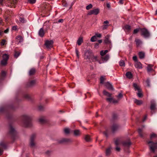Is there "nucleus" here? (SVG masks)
Masks as SVG:
<instances>
[{"label":"nucleus","instance_id":"obj_1","mask_svg":"<svg viewBox=\"0 0 157 157\" xmlns=\"http://www.w3.org/2000/svg\"><path fill=\"white\" fill-rule=\"evenodd\" d=\"M23 122L25 127H28L30 124L31 118L28 115L25 114L22 117Z\"/></svg>","mask_w":157,"mask_h":157},{"label":"nucleus","instance_id":"obj_2","mask_svg":"<svg viewBox=\"0 0 157 157\" xmlns=\"http://www.w3.org/2000/svg\"><path fill=\"white\" fill-rule=\"evenodd\" d=\"M147 143L150 150L152 152H154L155 150L157 148V143H154L152 141H147Z\"/></svg>","mask_w":157,"mask_h":157},{"label":"nucleus","instance_id":"obj_3","mask_svg":"<svg viewBox=\"0 0 157 157\" xmlns=\"http://www.w3.org/2000/svg\"><path fill=\"white\" fill-rule=\"evenodd\" d=\"M141 35L145 38H148L150 36V34L148 30L145 28L142 29L140 30Z\"/></svg>","mask_w":157,"mask_h":157},{"label":"nucleus","instance_id":"obj_4","mask_svg":"<svg viewBox=\"0 0 157 157\" xmlns=\"http://www.w3.org/2000/svg\"><path fill=\"white\" fill-rule=\"evenodd\" d=\"M92 56V52L90 51H86L84 54V58L85 59L88 60L90 61H91L90 59Z\"/></svg>","mask_w":157,"mask_h":157},{"label":"nucleus","instance_id":"obj_5","mask_svg":"<svg viewBox=\"0 0 157 157\" xmlns=\"http://www.w3.org/2000/svg\"><path fill=\"white\" fill-rule=\"evenodd\" d=\"M36 137V135L35 134H33L31 136L30 145L31 147H34L35 146V140Z\"/></svg>","mask_w":157,"mask_h":157},{"label":"nucleus","instance_id":"obj_6","mask_svg":"<svg viewBox=\"0 0 157 157\" xmlns=\"http://www.w3.org/2000/svg\"><path fill=\"white\" fill-rule=\"evenodd\" d=\"M99 10L98 8L93 9L90 10L88 13V15H91L93 14L97 15L99 13Z\"/></svg>","mask_w":157,"mask_h":157},{"label":"nucleus","instance_id":"obj_7","mask_svg":"<svg viewBox=\"0 0 157 157\" xmlns=\"http://www.w3.org/2000/svg\"><path fill=\"white\" fill-rule=\"evenodd\" d=\"M53 42L52 40H47L45 43V45L47 48H50L53 47Z\"/></svg>","mask_w":157,"mask_h":157},{"label":"nucleus","instance_id":"obj_8","mask_svg":"<svg viewBox=\"0 0 157 157\" xmlns=\"http://www.w3.org/2000/svg\"><path fill=\"white\" fill-rule=\"evenodd\" d=\"M72 142V140L70 138H62L58 141V143H71Z\"/></svg>","mask_w":157,"mask_h":157},{"label":"nucleus","instance_id":"obj_9","mask_svg":"<svg viewBox=\"0 0 157 157\" xmlns=\"http://www.w3.org/2000/svg\"><path fill=\"white\" fill-rule=\"evenodd\" d=\"M9 133L11 134H15L16 133L15 129L11 124L9 125Z\"/></svg>","mask_w":157,"mask_h":157},{"label":"nucleus","instance_id":"obj_10","mask_svg":"<svg viewBox=\"0 0 157 157\" xmlns=\"http://www.w3.org/2000/svg\"><path fill=\"white\" fill-rule=\"evenodd\" d=\"M50 25L49 21H46L45 22L43 25V27L46 30L49 29L50 28Z\"/></svg>","mask_w":157,"mask_h":157},{"label":"nucleus","instance_id":"obj_11","mask_svg":"<svg viewBox=\"0 0 157 157\" xmlns=\"http://www.w3.org/2000/svg\"><path fill=\"white\" fill-rule=\"evenodd\" d=\"M90 60L91 61V62L92 61L95 62L96 61H98L100 64H101L102 63V62H100V61L98 59V57L97 56H92L90 59Z\"/></svg>","mask_w":157,"mask_h":157},{"label":"nucleus","instance_id":"obj_12","mask_svg":"<svg viewBox=\"0 0 157 157\" xmlns=\"http://www.w3.org/2000/svg\"><path fill=\"white\" fill-rule=\"evenodd\" d=\"M156 104L154 100H152L151 101V105L150 107L151 109V111L154 110L156 109Z\"/></svg>","mask_w":157,"mask_h":157},{"label":"nucleus","instance_id":"obj_13","mask_svg":"<svg viewBox=\"0 0 157 157\" xmlns=\"http://www.w3.org/2000/svg\"><path fill=\"white\" fill-rule=\"evenodd\" d=\"M10 4L8 5L9 6L11 7H14L15 5L17 2V0H10Z\"/></svg>","mask_w":157,"mask_h":157},{"label":"nucleus","instance_id":"obj_14","mask_svg":"<svg viewBox=\"0 0 157 157\" xmlns=\"http://www.w3.org/2000/svg\"><path fill=\"white\" fill-rule=\"evenodd\" d=\"M123 145L126 147H129L131 144L130 140H128L127 141H125L123 142Z\"/></svg>","mask_w":157,"mask_h":157},{"label":"nucleus","instance_id":"obj_15","mask_svg":"<svg viewBox=\"0 0 157 157\" xmlns=\"http://www.w3.org/2000/svg\"><path fill=\"white\" fill-rule=\"evenodd\" d=\"M110 103H117L118 100L114 99L112 98H108L106 99Z\"/></svg>","mask_w":157,"mask_h":157},{"label":"nucleus","instance_id":"obj_16","mask_svg":"<svg viewBox=\"0 0 157 157\" xmlns=\"http://www.w3.org/2000/svg\"><path fill=\"white\" fill-rule=\"evenodd\" d=\"M105 86L109 90H113L112 85L109 82H107L105 84Z\"/></svg>","mask_w":157,"mask_h":157},{"label":"nucleus","instance_id":"obj_17","mask_svg":"<svg viewBox=\"0 0 157 157\" xmlns=\"http://www.w3.org/2000/svg\"><path fill=\"white\" fill-rule=\"evenodd\" d=\"M109 56L108 55H106L105 56H102L101 58L103 61L102 63L106 62L109 59Z\"/></svg>","mask_w":157,"mask_h":157},{"label":"nucleus","instance_id":"obj_18","mask_svg":"<svg viewBox=\"0 0 157 157\" xmlns=\"http://www.w3.org/2000/svg\"><path fill=\"white\" fill-rule=\"evenodd\" d=\"M119 128V125L117 124H113L112 126V129L113 131L114 132L117 130H118Z\"/></svg>","mask_w":157,"mask_h":157},{"label":"nucleus","instance_id":"obj_19","mask_svg":"<svg viewBox=\"0 0 157 157\" xmlns=\"http://www.w3.org/2000/svg\"><path fill=\"white\" fill-rule=\"evenodd\" d=\"M133 86L135 91L137 90L139 92L141 90L140 87L136 83L133 84Z\"/></svg>","mask_w":157,"mask_h":157},{"label":"nucleus","instance_id":"obj_20","mask_svg":"<svg viewBox=\"0 0 157 157\" xmlns=\"http://www.w3.org/2000/svg\"><path fill=\"white\" fill-rule=\"evenodd\" d=\"M112 147H109L107 148L105 151V155L106 156H109L110 155L111 152Z\"/></svg>","mask_w":157,"mask_h":157},{"label":"nucleus","instance_id":"obj_21","mask_svg":"<svg viewBox=\"0 0 157 157\" xmlns=\"http://www.w3.org/2000/svg\"><path fill=\"white\" fill-rule=\"evenodd\" d=\"M135 41L137 47L140 46L142 44V41L139 39H136Z\"/></svg>","mask_w":157,"mask_h":157},{"label":"nucleus","instance_id":"obj_22","mask_svg":"<svg viewBox=\"0 0 157 157\" xmlns=\"http://www.w3.org/2000/svg\"><path fill=\"white\" fill-rule=\"evenodd\" d=\"M83 41L82 37L80 36L78 38L77 41V44L78 45H80Z\"/></svg>","mask_w":157,"mask_h":157},{"label":"nucleus","instance_id":"obj_23","mask_svg":"<svg viewBox=\"0 0 157 157\" xmlns=\"http://www.w3.org/2000/svg\"><path fill=\"white\" fill-rule=\"evenodd\" d=\"M135 66L136 68L139 69H140L142 68V65L141 63L138 61L136 62L135 64Z\"/></svg>","mask_w":157,"mask_h":157},{"label":"nucleus","instance_id":"obj_24","mask_svg":"<svg viewBox=\"0 0 157 157\" xmlns=\"http://www.w3.org/2000/svg\"><path fill=\"white\" fill-rule=\"evenodd\" d=\"M16 39H17V41L18 43H21L23 41V38L20 36H17L16 37Z\"/></svg>","mask_w":157,"mask_h":157},{"label":"nucleus","instance_id":"obj_25","mask_svg":"<svg viewBox=\"0 0 157 157\" xmlns=\"http://www.w3.org/2000/svg\"><path fill=\"white\" fill-rule=\"evenodd\" d=\"M39 35L41 37H43L44 34V31L42 28L40 29L39 32Z\"/></svg>","mask_w":157,"mask_h":157},{"label":"nucleus","instance_id":"obj_26","mask_svg":"<svg viewBox=\"0 0 157 157\" xmlns=\"http://www.w3.org/2000/svg\"><path fill=\"white\" fill-rule=\"evenodd\" d=\"M6 75V72L4 71H2L0 76V80L3 79Z\"/></svg>","mask_w":157,"mask_h":157},{"label":"nucleus","instance_id":"obj_27","mask_svg":"<svg viewBox=\"0 0 157 157\" xmlns=\"http://www.w3.org/2000/svg\"><path fill=\"white\" fill-rule=\"evenodd\" d=\"M124 29V31L126 32H128L131 29V26L128 25H126L125 26Z\"/></svg>","mask_w":157,"mask_h":157},{"label":"nucleus","instance_id":"obj_28","mask_svg":"<svg viewBox=\"0 0 157 157\" xmlns=\"http://www.w3.org/2000/svg\"><path fill=\"white\" fill-rule=\"evenodd\" d=\"M139 55L140 59H143L144 57L145 54L144 52H141L139 53Z\"/></svg>","mask_w":157,"mask_h":157},{"label":"nucleus","instance_id":"obj_29","mask_svg":"<svg viewBox=\"0 0 157 157\" xmlns=\"http://www.w3.org/2000/svg\"><path fill=\"white\" fill-rule=\"evenodd\" d=\"M152 67L153 65H152L149 64L148 65L147 67V70L148 72H150L153 70V69L152 68Z\"/></svg>","mask_w":157,"mask_h":157},{"label":"nucleus","instance_id":"obj_30","mask_svg":"<svg viewBox=\"0 0 157 157\" xmlns=\"http://www.w3.org/2000/svg\"><path fill=\"white\" fill-rule=\"evenodd\" d=\"M108 52V51L107 50L105 51L102 50L100 52V54L101 56H104Z\"/></svg>","mask_w":157,"mask_h":157},{"label":"nucleus","instance_id":"obj_31","mask_svg":"<svg viewBox=\"0 0 157 157\" xmlns=\"http://www.w3.org/2000/svg\"><path fill=\"white\" fill-rule=\"evenodd\" d=\"M134 103L138 105H140L142 103V102L141 101L137 100L136 99H134Z\"/></svg>","mask_w":157,"mask_h":157},{"label":"nucleus","instance_id":"obj_32","mask_svg":"<svg viewBox=\"0 0 157 157\" xmlns=\"http://www.w3.org/2000/svg\"><path fill=\"white\" fill-rule=\"evenodd\" d=\"M85 139L86 141L90 142L91 140V138L90 136L88 135H86L85 137Z\"/></svg>","mask_w":157,"mask_h":157},{"label":"nucleus","instance_id":"obj_33","mask_svg":"<svg viewBox=\"0 0 157 157\" xmlns=\"http://www.w3.org/2000/svg\"><path fill=\"white\" fill-rule=\"evenodd\" d=\"M74 133L75 136H78L80 135V131L78 130H74Z\"/></svg>","mask_w":157,"mask_h":157},{"label":"nucleus","instance_id":"obj_34","mask_svg":"<svg viewBox=\"0 0 157 157\" xmlns=\"http://www.w3.org/2000/svg\"><path fill=\"white\" fill-rule=\"evenodd\" d=\"M35 72V70L34 68L31 69L29 72V75H31L33 74Z\"/></svg>","mask_w":157,"mask_h":157},{"label":"nucleus","instance_id":"obj_35","mask_svg":"<svg viewBox=\"0 0 157 157\" xmlns=\"http://www.w3.org/2000/svg\"><path fill=\"white\" fill-rule=\"evenodd\" d=\"M21 53V52L20 51H15L14 55V57L16 58H17L20 54Z\"/></svg>","mask_w":157,"mask_h":157},{"label":"nucleus","instance_id":"obj_36","mask_svg":"<svg viewBox=\"0 0 157 157\" xmlns=\"http://www.w3.org/2000/svg\"><path fill=\"white\" fill-rule=\"evenodd\" d=\"M142 128H140L138 129V132L139 134V135L141 137H143V135L142 133Z\"/></svg>","mask_w":157,"mask_h":157},{"label":"nucleus","instance_id":"obj_37","mask_svg":"<svg viewBox=\"0 0 157 157\" xmlns=\"http://www.w3.org/2000/svg\"><path fill=\"white\" fill-rule=\"evenodd\" d=\"M150 138L151 140H152L154 138L156 139L157 138V136L155 134L153 133L151 134Z\"/></svg>","mask_w":157,"mask_h":157},{"label":"nucleus","instance_id":"obj_38","mask_svg":"<svg viewBox=\"0 0 157 157\" xmlns=\"http://www.w3.org/2000/svg\"><path fill=\"white\" fill-rule=\"evenodd\" d=\"M64 131L65 134H67L69 133L70 130L69 128H65L64 129Z\"/></svg>","mask_w":157,"mask_h":157},{"label":"nucleus","instance_id":"obj_39","mask_svg":"<svg viewBox=\"0 0 157 157\" xmlns=\"http://www.w3.org/2000/svg\"><path fill=\"white\" fill-rule=\"evenodd\" d=\"M127 77L129 78H132V75L131 73L130 72H128L126 73V74Z\"/></svg>","mask_w":157,"mask_h":157},{"label":"nucleus","instance_id":"obj_40","mask_svg":"<svg viewBox=\"0 0 157 157\" xmlns=\"http://www.w3.org/2000/svg\"><path fill=\"white\" fill-rule=\"evenodd\" d=\"M3 59H4L7 61L8 60L9 56H8L6 54H4L2 56Z\"/></svg>","mask_w":157,"mask_h":157},{"label":"nucleus","instance_id":"obj_41","mask_svg":"<svg viewBox=\"0 0 157 157\" xmlns=\"http://www.w3.org/2000/svg\"><path fill=\"white\" fill-rule=\"evenodd\" d=\"M0 146L3 148H6V144L3 141L0 142Z\"/></svg>","mask_w":157,"mask_h":157},{"label":"nucleus","instance_id":"obj_42","mask_svg":"<svg viewBox=\"0 0 157 157\" xmlns=\"http://www.w3.org/2000/svg\"><path fill=\"white\" fill-rule=\"evenodd\" d=\"M103 93L104 95L108 97H110L111 96V94H110L109 93L107 92V91H106L105 90H104L103 91Z\"/></svg>","mask_w":157,"mask_h":157},{"label":"nucleus","instance_id":"obj_43","mask_svg":"<svg viewBox=\"0 0 157 157\" xmlns=\"http://www.w3.org/2000/svg\"><path fill=\"white\" fill-rule=\"evenodd\" d=\"M97 40V37H96V36L95 35L93 36L90 39V41L91 42H94L95 41Z\"/></svg>","mask_w":157,"mask_h":157},{"label":"nucleus","instance_id":"obj_44","mask_svg":"<svg viewBox=\"0 0 157 157\" xmlns=\"http://www.w3.org/2000/svg\"><path fill=\"white\" fill-rule=\"evenodd\" d=\"M36 83V81L35 80H33L29 82V85L30 86H32L34 85Z\"/></svg>","mask_w":157,"mask_h":157},{"label":"nucleus","instance_id":"obj_45","mask_svg":"<svg viewBox=\"0 0 157 157\" xmlns=\"http://www.w3.org/2000/svg\"><path fill=\"white\" fill-rule=\"evenodd\" d=\"M7 61L3 59L1 62V64L2 65H5L7 64Z\"/></svg>","mask_w":157,"mask_h":157},{"label":"nucleus","instance_id":"obj_46","mask_svg":"<svg viewBox=\"0 0 157 157\" xmlns=\"http://www.w3.org/2000/svg\"><path fill=\"white\" fill-rule=\"evenodd\" d=\"M119 65L121 66H124L125 64L123 60H121L119 62Z\"/></svg>","mask_w":157,"mask_h":157},{"label":"nucleus","instance_id":"obj_47","mask_svg":"<svg viewBox=\"0 0 157 157\" xmlns=\"http://www.w3.org/2000/svg\"><path fill=\"white\" fill-rule=\"evenodd\" d=\"M39 121L41 123H44L45 121V119L44 117H41L39 119Z\"/></svg>","mask_w":157,"mask_h":157},{"label":"nucleus","instance_id":"obj_48","mask_svg":"<svg viewBox=\"0 0 157 157\" xmlns=\"http://www.w3.org/2000/svg\"><path fill=\"white\" fill-rule=\"evenodd\" d=\"M92 5L91 4H90L89 5L86 6V9L87 10H89L92 8Z\"/></svg>","mask_w":157,"mask_h":157},{"label":"nucleus","instance_id":"obj_49","mask_svg":"<svg viewBox=\"0 0 157 157\" xmlns=\"http://www.w3.org/2000/svg\"><path fill=\"white\" fill-rule=\"evenodd\" d=\"M141 90L140 91H139V92L138 91V92L137 93V95H138V97L139 98H140L142 97V94L141 93Z\"/></svg>","mask_w":157,"mask_h":157},{"label":"nucleus","instance_id":"obj_50","mask_svg":"<svg viewBox=\"0 0 157 157\" xmlns=\"http://www.w3.org/2000/svg\"><path fill=\"white\" fill-rule=\"evenodd\" d=\"M108 26V25L107 24L104 25L102 26V28L103 30H104L106 29Z\"/></svg>","mask_w":157,"mask_h":157},{"label":"nucleus","instance_id":"obj_51","mask_svg":"<svg viewBox=\"0 0 157 157\" xmlns=\"http://www.w3.org/2000/svg\"><path fill=\"white\" fill-rule=\"evenodd\" d=\"M120 142L119 140V139H117L115 141V144L116 145H117L119 144Z\"/></svg>","mask_w":157,"mask_h":157},{"label":"nucleus","instance_id":"obj_52","mask_svg":"<svg viewBox=\"0 0 157 157\" xmlns=\"http://www.w3.org/2000/svg\"><path fill=\"white\" fill-rule=\"evenodd\" d=\"M104 80V77L103 76L101 77L100 78V83H103Z\"/></svg>","mask_w":157,"mask_h":157},{"label":"nucleus","instance_id":"obj_53","mask_svg":"<svg viewBox=\"0 0 157 157\" xmlns=\"http://www.w3.org/2000/svg\"><path fill=\"white\" fill-rule=\"evenodd\" d=\"M75 52H76V56H77V57L78 58L79 57V52H78V50H77V48L75 49Z\"/></svg>","mask_w":157,"mask_h":157},{"label":"nucleus","instance_id":"obj_54","mask_svg":"<svg viewBox=\"0 0 157 157\" xmlns=\"http://www.w3.org/2000/svg\"><path fill=\"white\" fill-rule=\"evenodd\" d=\"M24 97L25 98L27 99H28L29 98V96L27 94H25L24 96Z\"/></svg>","mask_w":157,"mask_h":157},{"label":"nucleus","instance_id":"obj_55","mask_svg":"<svg viewBox=\"0 0 157 157\" xmlns=\"http://www.w3.org/2000/svg\"><path fill=\"white\" fill-rule=\"evenodd\" d=\"M19 20L20 21L22 22V23H24L25 22V20H24V18H22V17H20L19 18Z\"/></svg>","mask_w":157,"mask_h":157},{"label":"nucleus","instance_id":"obj_56","mask_svg":"<svg viewBox=\"0 0 157 157\" xmlns=\"http://www.w3.org/2000/svg\"><path fill=\"white\" fill-rule=\"evenodd\" d=\"M96 36V37L100 38L101 37V34L100 33H96L95 35Z\"/></svg>","mask_w":157,"mask_h":157},{"label":"nucleus","instance_id":"obj_57","mask_svg":"<svg viewBox=\"0 0 157 157\" xmlns=\"http://www.w3.org/2000/svg\"><path fill=\"white\" fill-rule=\"evenodd\" d=\"M6 42V40H2V42L1 43V45H3Z\"/></svg>","mask_w":157,"mask_h":157},{"label":"nucleus","instance_id":"obj_58","mask_svg":"<svg viewBox=\"0 0 157 157\" xmlns=\"http://www.w3.org/2000/svg\"><path fill=\"white\" fill-rule=\"evenodd\" d=\"M146 82L147 83V86H150V81L149 79H147V80Z\"/></svg>","mask_w":157,"mask_h":157},{"label":"nucleus","instance_id":"obj_59","mask_svg":"<svg viewBox=\"0 0 157 157\" xmlns=\"http://www.w3.org/2000/svg\"><path fill=\"white\" fill-rule=\"evenodd\" d=\"M133 59L136 62L137 61V57L136 56H134L133 57Z\"/></svg>","mask_w":157,"mask_h":157},{"label":"nucleus","instance_id":"obj_60","mask_svg":"<svg viewBox=\"0 0 157 157\" xmlns=\"http://www.w3.org/2000/svg\"><path fill=\"white\" fill-rule=\"evenodd\" d=\"M29 1L30 3H34L36 2V0H29Z\"/></svg>","mask_w":157,"mask_h":157},{"label":"nucleus","instance_id":"obj_61","mask_svg":"<svg viewBox=\"0 0 157 157\" xmlns=\"http://www.w3.org/2000/svg\"><path fill=\"white\" fill-rule=\"evenodd\" d=\"M6 109L4 108H1L0 109V112H2L4 111H6Z\"/></svg>","mask_w":157,"mask_h":157},{"label":"nucleus","instance_id":"obj_62","mask_svg":"<svg viewBox=\"0 0 157 157\" xmlns=\"http://www.w3.org/2000/svg\"><path fill=\"white\" fill-rule=\"evenodd\" d=\"M123 97V95L121 93H120L117 96V97L119 98H121Z\"/></svg>","mask_w":157,"mask_h":157},{"label":"nucleus","instance_id":"obj_63","mask_svg":"<svg viewBox=\"0 0 157 157\" xmlns=\"http://www.w3.org/2000/svg\"><path fill=\"white\" fill-rule=\"evenodd\" d=\"M139 31V29H135L133 33L135 34L137 33Z\"/></svg>","mask_w":157,"mask_h":157},{"label":"nucleus","instance_id":"obj_64","mask_svg":"<svg viewBox=\"0 0 157 157\" xmlns=\"http://www.w3.org/2000/svg\"><path fill=\"white\" fill-rule=\"evenodd\" d=\"M124 0H120L119 1V3L120 4H123L124 3L123 1Z\"/></svg>","mask_w":157,"mask_h":157}]
</instances>
